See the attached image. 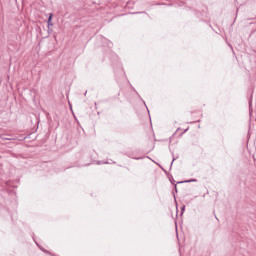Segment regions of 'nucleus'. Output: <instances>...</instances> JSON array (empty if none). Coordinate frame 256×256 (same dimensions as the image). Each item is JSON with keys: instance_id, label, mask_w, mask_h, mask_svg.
I'll list each match as a JSON object with an SVG mask.
<instances>
[{"instance_id": "obj_1", "label": "nucleus", "mask_w": 256, "mask_h": 256, "mask_svg": "<svg viewBox=\"0 0 256 256\" xmlns=\"http://www.w3.org/2000/svg\"><path fill=\"white\" fill-rule=\"evenodd\" d=\"M52 19H53V13H50L48 18V27H53Z\"/></svg>"}]
</instances>
